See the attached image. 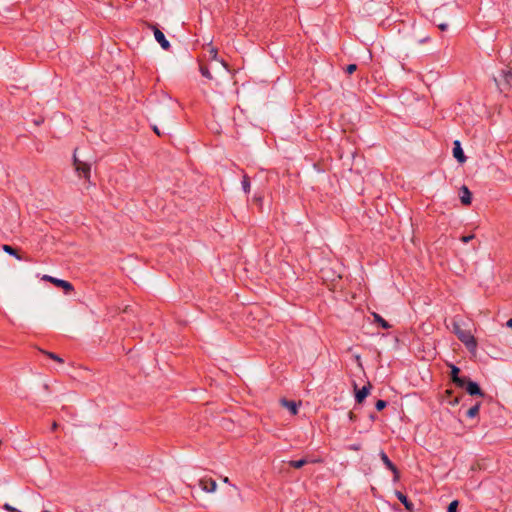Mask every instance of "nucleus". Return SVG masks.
Segmentation results:
<instances>
[{
  "label": "nucleus",
  "instance_id": "nucleus-17",
  "mask_svg": "<svg viewBox=\"0 0 512 512\" xmlns=\"http://www.w3.org/2000/svg\"><path fill=\"white\" fill-rule=\"evenodd\" d=\"M373 317H374V322L376 324H378L381 328L389 329L391 327V325L384 318H382L379 314L373 313Z\"/></svg>",
  "mask_w": 512,
  "mask_h": 512
},
{
  "label": "nucleus",
  "instance_id": "nucleus-5",
  "mask_svg": "<svg viewBox=\"0 0 512 512\" xmlns=\"http://www.w3.org/2000/svg\"><path fill=\"white\" fill-rule=\"evenodd\" d=\"M43 280L51 282L58 288H62L65 294H70L72 291H74V287L69 281L58 279L49 275H45Z\"/></svg>",
  "mask_w": 512,
  "mask_h": 512
},
{
  "label": "nucleus",
  "instance_id": "nucleus-3",
  "mask_svg": "<svg viewBox=\"0 0 512 512\" xmlns=\"http://www.w3.org/2000/svg\"><path fill=\"white\" fill-rule=\"evenodd\" d=\"M77 148L73 153V166L79 177H83L89 181L91 176V165L87 162L81 161L76 156Z\"/></svg>",
  "mask_w": 512,
  "mask_h": 512
},
{
  "label": "nucleus",
  "instance_id": "nucleus-16",
  "mask_svg": "<svg viewBox=\"0 0 512 512\" xmlns=\"http://www.w3.org/2000/svg\"><path fill=\"white\" fill-rule=\"evenodd\" d=\"M3 251H5L7 254L15 257L16 259L18 260H23V257L19 254V251L14 248L13 246L11 245H8V244H4L3 247H2Z\"/></svg>",
  "mask_w": 512,
  "mask_h": 512
},
{
  "label": "nucleus",
  "instance_id": "nucleus-22",
  "mask_svg": "<svg viewBox=\"0 0 512 512\" xmlns=\"http://www.w3.org/2000/svg\"><path fill=\"white\" fill-rule=\"evenodd\" d=\"M200 73L203 77H205L209 80H211L213 78L209 68L205 65L200 66Z\"/></svg>",
  "mask_w": 512,
  "mask_h": 512
},
{
  "label": "nucleus",
  "instance_id": "nucleus-12",
  "mask_svg": "<svg viewBox=\"0 0 512 512\" xmlns=\"http://www.w3.org/2000/svg\"><path fill=\"white\" fill-rule=\"evenodd\" d=\"M460 201L464 206H469L472 203V192L466 185H462L459 190Z\"/></svg>",
  "mask_w": 512,
  "mask_h": 512
},
{
  "label": "nucleus",
  "instance_id": "nucleus-4",
  "mask_svg": "<svg viewBox=\"0 0 512 512\" xmlns=\"http://www.w3.org/2000/svg\"><path fill=\"white\" fill-rule=\"evenodd\" d=\"M458 388L465 389L470 396L485 397V392L481 389L480 385L468 376L464 379L463 385L458 386Z\"/></svg>",
  "mask_w": 512,
  "mask_h": 512
},
{
  "label": "nucleus",
  "instance_id": "nucleus-24",
  "mask_svg": "<svg viewBox=\"0 0 512 512\" xmlns=\"http://www.w3.org/2000/svg\"><path fill=\"white\" fill-rule=\"evenodd\" d=\"M387 404V401L379 399L375 403V408L377 411H382L383 409L386 408Z\"/></svg>",
  "mask_w": 512,
  "mask_h": 512
},
{
  "label": "nucleus",
  "instance_id": "nucleus-8",
  "mask_svg": "<svg viewBox=\"0 0 512 512\" xmlns=\"http://www.w3.org/2000/svg\"><path fill=\"white\" fill-rule=\"evenodd\" d=\"M371 387L372 386H371V384L369 382L367 383V385H364L360 389H358L357 385L354 384V388H355V401H356V403L361 404V403L364 402L366 397L370 394Z\"/></svg>",
  "mask_w": 512,
  "mask_h": 512
},
{
  "label": "nucleus",
  "instance_id": "nucleus-13",
  "mask_svg": "<svg viewBox=\"0 0 512 512\" xmlns=\"http://www.w3.org/2000/svg\"><path fill=\"white\" fill-rule=\"evenodd\" d=\"M395 495H396L397 499L404 505L405 509L408 512H414L413 502L404 493L396 490Z\"/></svg>",
  "mask_w": 512,
  "mask_h": 512
},
{
  "label": "nucleus",
  "instance_id": "nucleus-28",
  "mask_svg": "<svg viewBox=\"0 0 512 512\" xmlns=\"http://www.w3.org/2000/svg\"><path fill=\"white\" fill-rule=\"evenodd\" d=\"M474 238V235L473 234H470V235H464L460 238V240L463 242V243H468L470 242L472 239Z\"/></svg>",
  "mask_w": 512,
  "mask_h": 512
},
{
  "label": "nucleus",
  "instance_id": "nucleus-21",
  "mask_svg": "<svg viewBox=\"0 0 512 512\" xmlns=\"http://www.w3.org/2000/svg\"><path fill=\"white\" fill-rule=\"evenodd\" d=\"M41 352L45 355H47L50 359L54 360V361H57L59 363H63L64 360L57 354L53 353V352H48V351H43L41 350Z\"/></svg>",
  "mask_w": 512,
  "mask_h": 512
},
{
  "label": "nucleus",
  "instance_id": "nucleus-11",
  "mask_svg": "<svg viewBox=\"0 0 512 512\" xmlns=\"http://www.w3.org/2000/svg\"><path fill=\"white\" fill-rule=\"evenodd\" d=\"M199 486L203 491L212 493L216 491L217 483L211 477H203L199 480Z\"/></svg>",
  "mask_w": 512,
  "mask_h": 512
},
{
  "label": "nucleus",
  "instance_id": "nucleus-26",
  "mask_svg": "<svg viewBox=\"0 0 512 512\" xmlns=\"http://www.w3.org/2000/svg\"><path fill=\"white\" fill-rule=\"evenodd\" d=\"M3 509H5V510H6V511H8V512H21L20 510H18L17 508H15V507L11 506V505H10V504H8V503H5V504L3 505Z\"/></svg>",
  "mask_w": 512,
  "mask_h": 512
},
{
  "label": "nucleus",
  "instance_id": "nucleus-36",
  "mask_svg": "<svg viewBox=\"0 0 512 512\" xmlns=\"http://www.w3.org/2000/svg\"><path fill=\"white\" fill-rule=\"evenodd\" d=\"M223 482H225V483H229V478H228V477H224V478H223Z\"/></svg>",
  "mask_w": 512,
  "mask_h": 512
},
{
  "label": "nucleus",
  "instance_id": "nucleus-1",
  "mask_svg": "<svg viewBox=\"0 0 512 512\" xmlns=\"http://www.w3.org/2000/svg\"><path fill=\"white\" fill-rule=\"evenodd\" d=\"M452 332L465 345L469 352L474 353L476 351L478 346L476 338L469 329H463L456 319L452 320Z\"/></svg>",
  "mask_w": 512,
  "mask_h": 512
},
{
  "label": "nucleus",
  "instance_id": "nucleus-32",
  "mask_svg": "<svg viewBox=\"0 0 512 512\" xmlns=\"http://www.w3.org/2000/svg\"><path fill=\"white\" fill-rule=\"evenodd\" d=\"M58 428V423L54 421L51 425V431H55Z\"/></svg>",
  "mask_w": 512,
  "mask_h": 512
},
{
  "label": "nucleus",
  "instance_id": "nucleus-37",
  "mask_svg": "<svg viewBox=\"0 0 512 512\" xmlns=\"http://www.w3.org/2000/svg\"><path fill=\"white\" fill-rule=\"evenodd\" d=\"M370 418H371L372 420H375L376 416H375L374 414H371V415H370Z\"/></svg>",
  "mask_w": 512,
  "mask_h": 512
},
{
  "label": "nucleus",
  "instance_id": "nucleus-34",
  "mask_svg": "<svg viewBox=\"0 0 512 512\" xmlns=\"http://www.w3.org/2000/svg\"><path fill=\"white\" fill-rule=\"evenodd\" d=\"M428 39H429L428 37L423 38V39L419 40V43H424V42L428 41Z\"/></svg>",
  "mask_w": 512,
  "mask_h": 512
},
{
  "label": "nucleus",
  "instance_id": "nucleus-20",
  "mask_svg": "<svg viewBox=\"0 0 512 512\" xmlns=\"http://www.w3.org/2000/svg\"><path fill=\"white\" fill-rule=\"evenodd\" d=\"M241 184H242V189L245 193H249L250 192V178L247 174H245L242 178V181H241Z\"/></svg>",
  "mask_w": 512,
  "mask_h": 512
},
{
  "label": "nucleus",
  "instance_id": "nucleus-30",
  "mask_svg": "<svg viewBox=\"0 0 512 512\" xmlns=\"http://www.w3.org/2000/svg\"><path fill=\"white\" fill-rule=\"evenodd\" d=\"M438 28H439L441 31H445V30H447V28H448V24H446V23L439 24V25H438Z\"/></svg>",
  "mask_w": 512,
  "mask_h": 512
},
{
  "label": "nucleus",
  "instance_id": "nucleus-38",
  "mask_svg": "<svg viewBox=\"0 0 512 512\" xmlns=\"http://www.w3.org/2000/svg\"><path fill=\"white\" fill-rule=\"evenodd\" d=\"M2 445V441L0 440V446Z\"/></svg>",
  "mask_w": 512,
  "mask_h": 512
},
{
  "label": "nucleus",
  "instance_id": "nucleus-6",
  "mask_svg": "<svg viewBox=\"0 0 512 512\" xmlns=\"http://www.w3.org/2000/svg\"><path fill=\"white\" fill-rule=\"evenodd\" d=\"M379 456L385 467L393 473V481L398 482L400 480V471L397 466L389 459L383 450L380 451Z\"/></svg>",
  "mask_w": 512,
  "mask_h": 512
},
{
  "label": "nucleus",
  "instance_id": "nucleus-7",
  "mask_svg": "<svg viewBox=\"0 0 512 512\" xmlns=\"http://www.w3.org/2000/svg\"><path fill=\"white\" fill-rule=\"evenodd\" d=\"M150 27L153 30L154 37L160 44L161 48L164 50H169L171 45L170 42L166 39L164 33L157 27V25L151 24Z\"/></svg>",
  "mask_w": 512,
  "mask_h": 512
},
{
  "label": "nucleus",
  "instance_id": "nucleus-2",
  "mask_svg": "<svg viewBox=\"0 0 512 512\" xmlns=\"http://www.w3.org/2000/svg\"><path fill=\"white\" fill-rule=\"evenodd\" d=\"M497 87L501 93H507L512 84V71L502 69L498 77H494Z\"/></svg>",
  "mask_w": 512,
  "mask_h": 512
},
{
  "label": "nucleus",
  "instance_id": "nucleus-35",
  "mask_svg": "<svg viewBox=\"0 0 512 512\" xmlns=\"http://www.w3.org/2000/svg\"><path fill=\"white\" fill-rule=\"evenodd\" d=\"M153 130H154V132H155L156 134L160 135V132H159V130H158V128H157L156 126H154Z\"/></svg>",
  "mask_w": 512,
  "mask_h": 512
},
{
  "label": "nucleus",
  "instance_id": "nucleus-10",
  "mask_svg": "<svg viewBox=\"0 0 512 512\" xmlns=\"http://www.w3.org/2000/svg\"><path fill=\"white\" fill-rule=\"evenodd\" d=\"M453 157L457 160L458 163L463 164L466 162L467 157L462 149L461 143L459 140H455L453 142L452 149Z\"/></svg>",
  "mask_w": 512,
  "mask_h": 512
},
{
  "label": "nucleus",
  "instance_id": "nucleus-15",
  "mask_svg": "<svg viewBox=\"0 0 512 512\" xmlns=\"http://www.w3.org/2000/svg\"><path fill=\"white\" fill-rule=\"evenodd\" d=\"M280 403L282 406L286 407L292 415H296L298 413L299 404L295 401L282 398Z\"/></svg>",
  "mask_w": 512,
  "mask_h": 512
},
{
  "label": "nucleus",
  "instance_id": "nucleus-31",
  "mask_svg": "<svg viewBox=\"0 0 512 512\" xmlns=\"http://www.w3.org/2000/svg\"><path fill=\"white\" fill-rule=\"evenodd\" d=\"M348 415H349V419H350L351 421H356L357 416H356L353 412H349V414H348Z\"/></svg>",
  "mask_w": 512,
  "mask_h": 512
},
{
  "label": "nucleus",
  "instance_id": "nucleus-29",
  "mask_svg": "<svg viewBox=\"0 0 512 512\" xmlns=\"http://www.w3.org/2000/svg\"><path fill=\"white\" fill-rule=\"evenodd\" d=\"M349 449L353 451H359L361 449V444H352L349 446Z\"/></svg>",
  "mask_w": 512,
  "mask_h": 512
},
{
  "label": "nucleus",
  "instance_id": "nucleus-23",
  "mask_svg": "<svg viewBox=\"0 0 512 512\" xmlns=\"http://www.w3.org/2000/svg\"><path fill=\"white\" fill-rule=\"evenodd\" d=\"M458 506H459V501L458 500H453L448 505L447 512H457L458 511Z\"/></svg>",
  "mask_w": 512,
  "mask_h": 512
},
{
  "label": "nucleus",
  "instance_id": "nucleus-33",
  "mask_svg": "<svg viewBox=\"0 0 512 512\" xmlns=\"http://www.w3.org/2000/svg\"><path fill=\"white\" fill-rule=\"evenodd\" d=\"M506 326L512 329V318L506 322Z\"/></svg>",
  "mask_w": 512,
  "mask_h": 512
},
{
  "label": "nucleus",
  "instance_id": "nucleus-19",
  "mask_svg": "<svg viewBox=\"0 0 512 512\" xmlns=\"http://www.w3.org/2000/svg\"><path fill=\"white\" fill-rule=\"evenodd\" d=\"M307 463H309V461L307 459H305V458H302V459H299V460H291V461L288 462L289 466L293 467L295 469H300L304 465H306Z\"/></svg>",
  "mask_w": 512,
  "mask_h": 512
},
{
  "label": "nucleus",
  "instance_id": "nucleus-14",
  "mask_svg": "<svg viewBox=\"0 0 512 512\" xmlns=\"http://www.w3.org/2000/svg\"><path fill=\"white\" fill-rule=\"evenodd\" d=\"M453 394H454V391L452 389H447L444 392L443 399L445 401H447L448 404L455 406L460 403L463 394H460L458 396H453Z\"/></svg>",
  "mask_w": 512,
  "mask_h": 512
},
{
  "label": "nucleus",
  "instance_id": "nucleus-18",
  "mask_svg": "<svg viewBox=\"0 0 512 512\" xmlns=\"http://www.w3.org/2000/svg\"><path fill=\"white\" fill-rule=\"evenodd\" d=\"M480 407H481V402H477L475 405H473L472 407H470L468 409V411L466 412V416L468 418H475L479 414Z\"/></svg>",
  "mask_w": 512,
  "mask_h": 512
},
{
  "label": "nucleus",
  "instance_id": "nucleus-9",
  "mask_svg": "<svg viewBox=\"0 0 512 512\" xmlns=\"http://www.w3.org/2000/svg\"><path fill=\"white\" fill-rule=\"evenodd\" d=\"M460 368L456 365H450V380L453 384H455L457 387L463 385V381L467 376H461L460 375Z\"/></svg>",
  "mask_w": 512,
  "mask_h": 512
},
{
  "label": "nucleus",
  "instance_id": "nucleus-27",
  "mask_svg": "<svg viewBox=\"0 0 512 512\" xmlns=\"http://www.w3.org/2000/svg\"><path fill=\"white\" fill-rule=\"evenodd\" d=\"M209 55H210V58H211L212 60H216V59H217V55H218V51H217V49H216V48H214V47H211V48L209 49Z\"/></svg>",
  "mask_w": 512,
  "mask_h": 512
},
{
  "label": "nucleus",
  "instance_id": "nucleus-25",
  "mask_svg": "<svg viewBox=\"0 0 512 512\" xmlns=\"http://www.w3.org/2000/svg\"><path fill=\"white\" fill-rule=\"evenodd\" d=\"M357 70V65L356 64H349L346 66L345 68V71L347 74H352L354 73L355 71Z\"/></svg>",
  "mask_w": 512,
  "mask_h": 512
}]
</instances>
